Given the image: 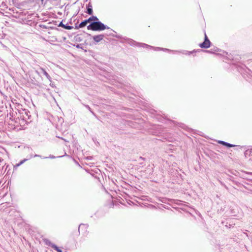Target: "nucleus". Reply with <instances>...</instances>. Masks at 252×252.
<instances>
[{
	"label": "nucleus",
	"instance_id": "22",
	"mask_svg": "<svg viewBox=\"0 0 252 252\" xmlns=\"http://www.w3.org/2000/svg\"><path fill=\"white\" fill-rule=\"evenodd\" d=\"M239 72H241V73L243 74V73L242 72V71L241 70H239Z\"/></svg>",
	"mask_w": 252,
	"mask_h": 252
},
{
	"label": "nucleus",
	"instance_id": "24",
	"mask_svg": "<svg viewBox=\"0 0 252 252\" xmlns=\"http://www.w3.org/2000/svg\"><path fill=\"white\" fill-rule=\"evenodd\" d=\"M250 75L252 76V72H251V74H250Z\"/></svg>",
	"mask_w": 252,
	"mask_h": 252
},
{
	"label": "nucleus",
	"instance_id": "27",
	"mask_svg": "<svg viewBox=\"0 0 252 252\" xmlns=\"http://www.w3.org/2000/svg\"><path fill=\"white\" fill-rule=\"evenodd\" d=\"M131 42H132V43L134 42V41H131Z\"/></svg>",
	"mask_w": 252,
	"mask_h": 252
},
{
	"label": "nucleus",
	"instance_id": "19",
	"mask_svg": "<svg viewBox=\"0 0 252 252\" xmlns=\"http://www.w3.org/2000/svg\"><path fill=\"white\" fill-rule=\"evenodd\" d=\"M206 52L208 53H213L211 50H208V51H206Z\"/></svg>",
	"mask_w": 252,
	"mask_h": 252
},
{
	"label": "nucleus",
	"instance_id": "15",
	"mask_svg": "<svg viewBox=\"0 0 252 252\" xmlns=\"http://www.w3.org/2000/svg\"><path fill=\"white\" fill-rule=\"evenodd\" d=\"M32 157H40V158H42L41 156L40 155H35L34 156H32V155H31L30 156V157L29 158V159L32 158Z\"/></svg>",
	"mask_w": 252,
	"mask_h": 252
},
{
	"label": "nucleus",
	"instance_id": "9",
	"mask_svg": "<svg viewBox=\"0 0 252 252\" xmlns=\"http://www.w3.org/2000/svg\"><path fill=\"white\" fill-rule=\"evenodd\" d=\"M98 20V19L96 16H92V17H90L89 19H87L88 22H90L92 21H94V22H95Z\"/></svg>",
	"mask_w": 252,
	"mask_h": 252
},
{
	"label": "nucleus",
	"instance_id": "8",
	"mask_svg": "<svg viewBox=\"0 0 252 252\" xmlns=\"http://www.w3.org/2000/svg\"><path fill=\"white\" fill-rule=\"evenodd\" d=\"M87 13L89 14V15H92L93 14V8H92V6L89 3L88 4V5H87Z\"/></svg>",
	"mask_w": 252,
	"mask_h": 252
},
{
	"label": "nucleus",
	"instance_id": "25",
	"mask_svg": "<svg viewBox=\"0 0 252 252\" xmlns=\"http://www.w3.org/2000/svg\"><path fill=\"white\" fill-rule=\"evenodd\" d=\"M63 156H59V157H57V158H61V157H63Z\"/></svg>",
	"mask_w": 252,
	"mask_h": 252
},
{
	"label": "nucleus",
	"instance_id": "11",
	"mask_svg": "<svg viewBox=\"0 0 252 252\" xmlns=\"http://www.w3.org/2000/svg\"><path fill=\"white\" fill-rule=\"evenodd\" d=\"M88 22H87V20L82 22L79 25V26H78V28H82L83 27H84L85 26H86V25L87 24Z\"/></svg>",
	"mask_w": 252,
	"mask_h": 252
},
{
	"label": "nucleus",
	"instance_id": "5",
	"mask_svg": "<svg viewBox=\"0 0 252 252\" xmlns=\"http://www.w3.org/2000/svg\"><path fill=\"white\" fill-rule=\"evenodd\" d=\"M218 143H220V144H222L223 145L226 146H227L228 147H233L235 146V145H234L231 144L230 143H227V142H224L223 141H219Z\"/></svg>",
	"mask_w": 252,
	"mask_h": 252
},
{
	"label": "nucleus",
	"instance_id": "14",
	"mask_svg": "<svg viewBox=\"0 0 252 252\" xmlns=\"http://www.w3.org/2000/svg\"><path fill=\"white\" fill-rule=\"evenodd\" d=\"M29 158H28V159H24L23 160H21L19 163H20V164L22 165V164H23L25 161H27Z\"/></svg>",
	"mask_w": 252,
	"mask_h": 252
},
{
	"label": "nucleus",
	"instance_id": "21",
	"mask_svg": "<svg viewBox=\"0 0 252 252\" xmlns=\"http://www.w3.org/2000/svg\"><path fill=\"white\" fill-rule=\"evenodd\" d=\"M218 51V48H216L215 50V51Z\"/></svg>",
	"mask_w": 252,
	"mask_h": 252
},
{
	"label": "nucleus",
	"instance_id": "28",
	"mask_svg": "<svg viewBox=\"0 0 252 252\" xmlns=\"http://www.w3.org/2000/svg\"><path fill=\"white\" fill-rule=\"evenodd\" d=\"M36 72L38 74V72L37 71H36Z\"/></svg>",
	"mask_w": 252,
	"mask_h": 252
},
{
	"label": "nucleus",
	"instance_id": "3",
	"mask_svg": "<svg viewBox=\"0 0 252 252\" xmlns=\"http://www.w3.org/2000/svg\"><path fill=\"white\" fill-rule=\"evenodd\" d=\"M210 41L208 38L206 34L205 33V40L204 41L199 44V47L202 48H208L210 46Z\"/></svg>",
	"mask_w": 252,
	"mask_h": 252
},
{
	"label": "nucleus",
	"instance_id": "1",
	"mask_svg": "<svg viewBox=\"0 0 252 252\" xmlns=\"http://www.w3.org/2000/svg\"><path fill=\"white\" fill-rule=\"evenodd\" d=\"M87 29L94 31H101L109 28L98 20L91 23L87 26Z\"/></svg>",
	"mask_w": 252,
	"mask_h": 252
},
{
	"label": "nucleus",
	"instance_id": "17",
	"mask_svg": "<svg viewBox=\"0 0 252 252\" xmlns=\"http://www.w3.org/2000/svg\"><path fill=\"white\" fill-rule=\"evenodd\" d=\"M49 158H56V157L54 156H50L49 157Z\"/></svg>",
	"mask_w": 252,
	"mask_h": 252
},
{
	"label": "nucleus",
	"instance_id": "18",
	"mask_svg": "<svg viewBox=\"0 0 252 252\" xmlns=\"http://www.w3.org/2000/svg\"><path fill=\"white\" fill-rule=\"evenodd\" d=\"M18 167H19V166H18L17 165V164H16V165H15L14 166V168L15 169H17V168Z\"/></svg>",
	"mask_w": 252,
	"mask_h": 252
},
{
	"label": "nucleus",
	"instance_id": "26",
	"mask_svg": "<svg viewBox=\"0 0 252 252\" xmlns=\"http://www.w3.org/2000/svg\"><path fill=\"white\" fill-rule=\"evenodd\" d=\"M48 157H43V158H47Z\"/></svg>",
	"mask_w": 252,
	"mask_h": 252
},
{
	"label": "nucleus",
	"instance_id": "4",
	"mask_svg": "<svg viewBox=\"0 0 252 252\" xmlns=\"http://www.w3.org/2000/svg\"><path fill=\"white\" fill-rule=\"evenodd\" d=\"M104 37V36L103 34H99L97 35H94L93 36V39L94 41L98 43L100 42V41L102 40Z\"/></svg>",
	"mask_w": 252,
	"mask_h": 252
},
{
	"label": "nucleus",
	"instance_id": "23",
	"mask_svg": "<svg viewBox=\"0 0 252 252\" xmlns=\"http://www.w3.org/2000/svg\"><path fill=\"white\" fill-rule=\"evenodd\" d=\"M18 166H20L21 164H20V163L17 164Z\"/></svg>",
	"mask_w": 252,
	"mask_h": 252
},
{
	"label": "nucleus",
	"instance_id": "20",
	"mask_svg": "<svg viewBox=\"0 0 252 252\" xmlns=\"http://www.w3.org/2000/svg\"><path fill=\"white\" fill-rule=\"evenodd\" d=\"M116 37H118V38H120L121 36H120V35H116Z\"/></svg>",
	"mask_w": 252,
	"mask_h": 252
},
{
	"label": "nucleus",
	"instance_id": "7",
	"mask_svg": "<svg viewBox=\"0 0 252 252\" xmlns=\"http://www.w3.org/2000/svg\"><path fill=\"white\" fill-rule=\"evenodd\" d=\"M40 70L42 71V72L43 73V74L46 76L47 79L48 80H49V81H51V77L48 74V73L45 71V70L44 68H42V67L40 68Z\"/></svg>",
	"mask_w": 252,
	"mask_h": 252
},
{
	"label": "nucleus",
	"instance_id": "2",
	"mask_svg": "<svg viewBox=\"0 0 252 252\" xmlns=\"http://www.w3.org/2000/svg\"><path fill=\"white\" fill-rule=\"evenodd\" d=\"M139 44L141 45V46L143 48L153 49L155 51L162 50L163 51H168V52H173V53L179 52L178 51L170 50L166 49V48H159V47H154L151 46L150 45H149L145 44V43H139Z\"/></svg>",
	"mask_w": 252,
	"mask_h": 252
},
{
	"label": "nucleus",
	"instance_id": "6",
	"mask_svg": "<svg viewBox=\"0 0 252 252\" xmlns=\"http://www.w3.org/2000/svg\"><path fill=\"white\" fill-rule=\"evenodd\" d=\"M59 27H62L66 30H71L73 27L70 26H67L63 24L62 22H60L59 25Z\"/></svg>",
	"mask_w": 252,
	"mask_h": 252
},
{
	"label": "nucleus",
	"instance_id": "10",
	"mask_svg": "<svg viewBox=\"0 0 252 252\" xmlns=\"http://www.w3.org/2000/svg\"><path fill=\"white\" fill-rule=\"evenodd\" d=\"M88 226L85 224H81L79 225L78 230L80 231L81 230H85L87 228Z\"/></svg>",
	"mask_w": 252,
	"mask_h": 252
},
{
	"label": "nucleus",
	"instance_id": "12",
	"mask_svg": "<svg viewBox=\"0 0 252 252\" xmlns=\"http://www.w3.org/2000/svg\"><path fill=\"white\" fill-rule=\"evenodd\" d=\"M52 248H53L55 250L57 251L58 252H63L61 250H60L56 245L55 244H52L51 245Z\"/></svg>",
	"mask_w": 252,
	"mask_h": 252
},
{
	"label": "nucleus",
	"instance_id": "13",
	"mask_svg": "<svg viewBox=\"0 0 252 252\" xmlns=\"http://www.w3.org/2000/svg\"><path fill=\"white\" fill-rule=\"evenodd\" d=\"M194 52H195L194 51H192V52L186 51L185 53H184V54H185V55H190L192 53Z\"/></svg>",
	"mask_w": 252,
	"mask_h": 252
},
{
	"label": "nucleus",
	"instance_id": "16",
	"mask_svg": "<svg viewBox=\"0 0 252 252\" xmlns=\"http://www.w3.org/2000/svg\"><path fill=\"white\" fill-rule=\"evenodd\" d=\"M85 107H86L87 109H88L89 110V111H90L91 113H92L93 114H94V113H93V111L91 110V109L90 108V107H89V105H85Z\"/></svg>",
	"mask_w": 252,
	"mask_h": 252
}]
</instances>
